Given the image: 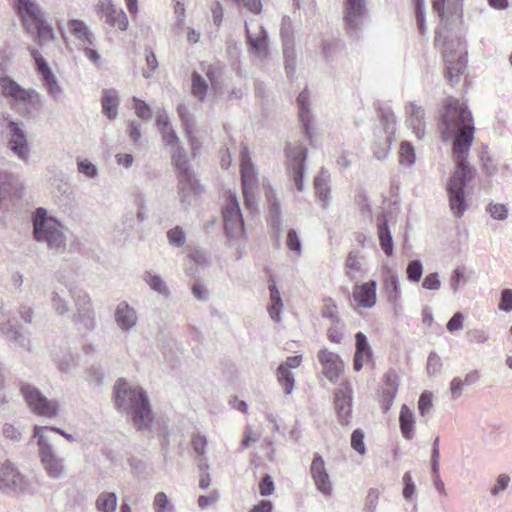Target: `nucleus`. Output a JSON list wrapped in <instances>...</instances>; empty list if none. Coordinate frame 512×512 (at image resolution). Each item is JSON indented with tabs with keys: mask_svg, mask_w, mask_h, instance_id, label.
<instances>
[{
	"mask_svg": "<svg viewBox=\"0 0 512 512\" xmlns=\"http://www.w3.org/2000/svg\"><path fill=\"white\" fill-rule=\"evenodd\" d=\"M432 393L430 392H423L417 403L418 412L421 416H426L430 413L431 409L433 408V400H432Z\"/></svg>",
	"mask_w": 512,
	"mask_h": 512,
	"instance_id": "4c0bfd02",
	"label": "nucleus"
},
{
	"mask_svg": "<svg viewBox=\"0 0 512 512\" xmlns=\"http://www.w3.org/2000/svg\"><path fill=\"white\" fill-rule=\"evenodd\" d=\"M178 114H179V117L181 118V120L183 121L184 132H185L186 137L188 138L189 144L192 149L193 156L195 157L200 148V145H199L198 140L193 135L192 125H191V122L189 120L188 114L186 113V109L184 106L178 107Z\"/></svg>",
	"mask_w": 512,
	"mask_h": 512,
	"instance_id": "c85d7f7f",
	"label": "nucleus"
},
{
	"mask_svg": "<svg viewBox=\"0 0 512 512\" xmlns=\"http://www.w3.org/2000/svg\"><path fill=\"white\" fill-rule=\"evenodd\" d=\"M191 181L194 183V188L191 185H186L184 191L181 188L182 185V177L178 178V193L182 202H190L193 196H197L202 193L203 188L202 185L195 178L193 173L191 172Z\"/></svg>",
	"mask_w": 512,
	"mask_h": 512,
	"instance_id": "7c9ffc66",
	"label": "nucleus"
},
{
	"mask_svg": "<svg viewBox=\"0 0 512 512\" xmlns=\"http://www.w3.org/2000/svg\"><path fill=\"white\" fill-rule=\"evenodd\" d=\"M396 395H397V393L389 392V390H385V388L383 389V391H382V393L380 395L379 402H380V404H381V406L383 408V411L385 413L392 406L393 401H394Z\"/></svg>",
	"mask_w": 512,
	"mask_h": 512,
	"instance_id": "6e6d98bb",
	"label": "nucleus"
},
{
	"mask_svg": "<svg viewBox=\"0 0 512 512\" xmlns=\"http://www.w3.org/2000/svg\"><path fill=\"white\" fill-rule=\"evenodd\" d=\"M161 135H162L166 145L173 146V147L178 145L179 138L177 137L172 126H169L168 128L161 131Z\"/></svg>",
	"mask_w": 512,
	"mask_h": 512,
	"instance_id": "13d9d810",
	"label": "nucleus"
},
{
	"mask_svg": "<svg viewBox=\"0 0 512 512\" xmlns=\"http://www.w3.org/2000/svg\"><path fill=\"white\" fill-rule=\"evenodd\" d=\"M310 473L317 489L325 495H331L332 486L330 476L321 456H314L310 465Z\"/></svg>",
	"mask_w": 512,
	"mask_h": 512,
	"instance_id": "f3484780",
	"label": "nucleus"
},
{
	"mask_svg": "<svg viewBox=\"0 0 512 512\" xmlns=\"http://www.w3.org/2000/svg\"><path fill=\"white\" fill-rule=\"evenodd\" d=\"M488 212L496 219H505L507 216V209L504 204H490L488 206Z\"/></svg>",
	"mask_w": 512,
	"mask_h": 512,
	"instance_id": "052dcab7",
	"label": "nucleus"
},
{
	"mask_svg": "<svg viewBox=\"0 0 512 512\" xmlns=\"http://www.w3.org/2000/svg\"><path fill=\"white\" fill-rule=\"evenodd\" d=\"M172 163L177 172V177H182L181 188L185 191L186 185H191L195 189L194 183L191 181V169L189 160L183 147L175 146L172 154Z\"/></svg>",
	"mask_w": 512,
	"mask_h": 512,
	"instance_id": "a211bd4d",
	"label": "nucleus"
},
{
	"mask_svg": "<svg viewBox=\"0 0 512 512\" xmlns=\"http://www.w3.org/2000/svg\"><path fill=\"white\" fill-rule=\"evenodd\" d=\"M14 7L24 28L36 36L39 44L55 39L54 31L44 19V14L36 1L15 0Z\"/></svg>",
	"mask_w": 512,
	"mask_h": 512,
	"instance_id": "7ed1b4c3",
	"label": "nucleus"
},
{
	"mask_svg": "<svg viewBox=\"0 0 512 512\" xmlns=\"http://www.w3.org/2000/svg\"><path fill=\"white\" fill-rule=\"evenodd\" d=\"M463 314L456 312L451 319L447 322L446 328L449 332H455L463 328Z\"/></svg>",
	"mask_w": 512,
	"mask_h": 512,
	"instance_id": "864d4df0",
	"label": "nucleus"
},
{
	"mask_svg": "<svg viewBox=\"0 0 512 512\" xmlns=\"http://www.w3.org/2000/svg\"><path fill=\"white\" fill-rule=\"evenodd\" d=\"M348 271H359L361 265L359 263V257L355 253H350L346 259L345 263Z\"/></svg>",
	"mask_w": 512,
	"mask_h": 512,
	"instance_id": "338daca9",
	"label": "nucleus"
},
{
	"mask_svg": "<svg viewBox=\"0 0 512 512\" xmlns=\"http://www.w3.org/2000/svg\"><path fill=\"white\" fill-rule=\"evenodd\" d=\"M365 14L364 0H345L344 20L351 29L359 27L360 20Z\"/></svg>",
	"mask_w": 512,
	"mask_h": 512,
	"instance_id": "aec40b11",
	"label": "nucleus"
},
{
	"mask_svg": "<svg viewBox=\"0 0 512 512\" xmlns=\"http://www.w3.org/2000/svg\"><path fill=\"white\" fill-rule=\"evenodd\" d=\"M423 274V267L419 260H412L407 267V276L410 281L417 282Z\"/></svg>",
	"mask_w": 512,
	"mask_h": 512,
	"instance_id": "37998d69",
	"label": "nucleus"
},
{
	"mask_svg": "<svg viewBox=\"0 0 512 512\" xmlns=\"http://www.w3.org/2000/svg\"><path fill=\"white\" fill-rule=\"evenodd\" d=\"M211 11L215 26L220 27L223 22V6L219 1H216L213 3Z\"/></svg>",
	"mask_w": 512,
	"mask_h": 512,
	"instance_id": "680f3d73",
	"label": "nucleus"
},
{
	"mask_svg": "<svg viewBox=\"0 0 512 512\" xmlns=\"http://www.w3.org/2000/svg\"><path fill=\"white\" fill-rule=\"evenodd\" d=\"M274 482L269 474H266L259 483V491L262 496L271 495L274 492Z\"/></svg>",
	"mask_w": 512,
	"mask_h": 512,
	"instance_id": "8fccbe9b",
	"label": "nucleus"
},
{
	"mask_svg": "<svg viewBox=\"0 0 512 512\" xmlns=\"http://www.w3.org/2000/svg\"><path fill=\"white\" fill-rule=\"evenodd\" d=\"M318 359L322 366V373L330 382H336L345 369L341 356L328 349H321Z\"/></svg>",
	"mask_w": 512,
	"mask_h": 512,
	"instance_id": "4468645a",
	"label": "nucleus"
},
{
	"mask_svg": "<svg viewBox=\"0 0 512 512\" xmlns=\"http://www.w3.org/2000/svg\"><path fill=\"white\" fill-rule=\"evenodd\" d=\"M147 282L156 291L162 292V293L166 292V287L163 283V280L159 276L149 275L147 278Z\"/></svg>",
	"mask_w": 512,
	"mask_h": 512,
	"instance_id": "69168bd1",
	"label": "nucleus"
},
{
	"mask_svg": "<svg viewBox=\"0 0 512 512\" xmlns=\"http://www.w3.org/2000/svg\"><path fill=\"white\" fill-rule=\"evenodd\" d=\"M98 12L105 19L106 23L118 30L125 31L128 27L127 14L116 9L111 1H101L98 3Z\"/></svg>",
	"mask_w": 512,
	"mask_h": 512,
	"instance_id": "dca6fc26",
	"label": "nucleus"
},
{
	"mask_svg": "<svg viewBox=\"0 0 512 512\" xmlns=\"http://www.w3.org/2000/svg\"><path fill=\"white\" fill-rule=\"evenodd\" d=\"M219 499V493L213 491L208 495H201L198 497L197 503L201 509H206L207 506L214 504Z\"/></svg>",
	"mask_w": 512,
	"mask_h": 512,
	"instance_id": "4d7b16f0",
	"label": "nucleus"
},
{
	"mask_svg": "<svg viewBox=\"0 0 512 512\" xmlns=\"http://www.w3.org/2000/svg\"><path fill=\"white\" fill-rule=\"evenodd\" d=\"M498 307L503 311L512 310V289L506 288L502 291Z\"/></svg>",
	"mask_w": 512,
	"mask_h": 512,
	"instance_id": "603ef678",
	"label": "nucleus"
},
{
	"mask_svg": "<svg viewBox=\"0 0 512 512\" xmlns=\"http://www.w3.org/2000/svg\"><path fill=\"white\" fill-rule=\"evenodd\" d=\"M441 286V282L437 273H431L425 276L422 287L428 290H437Z\"/></svg>",
	"mask_w": 512,
	"mask_h": 512,
	"instance_id": "5fc2aeb1",
	"label": "nucleus"
},
{
	"mask_svg": "<svg viewBox=\"0 0 512 512\" xmlns=\"http://www.w3.org/2000/svg\"><path fill=\"white\" fill-rule=\"evenodd\" d=\"M168 241L174 246H182L185 243V233L181 227L175 226L167 232Z\"/></svg>",
	"mask_w": 512,
	"mask_h": 512,
	"instance_id": "79ce46f5",
	"label": "nucleus"
},
{
	"mask_svg": "<svg viewBox=\"0 0 512 512\" xmlns=\"http://www.w3.org/2000/svg\"><path fill=\"white\" fill-rule=\"evenodd\" d=\"M327 336L330 342L341 343L343 339V332L340 329V322L333 320L331 326L327 331Z\"/></svg>",
	"mask_w": 512,
	"mask_h": 512,
	"instance_id": "49530a36",
	"label": "nucleus"
},
{
	"mask_svg": "<svg viewBox=\"0 0 512 512\" xmlns=\"http://www.w3.org/2000/svg\"><path fill=\"white\" fill-rule=\"evenodd\" d=\"M68 30L82 45H93V36L84 21L79 19L69 20Z\"/></svg>",
	"mask_w": 512,
	"mask_h": 512,
	"instance_id": "393cba45",
	"label": "nucleus"
},
{
	"mask_svg": "<svg viewBox=\"0 0 512 512\" xmlns=\"http://www.w3.org/2000/svg\"><path fill=\"white\" fill-rule=\"evenodd\" d=\"M208 86L198 72L192 74V87L191 92L194 96L203 100L207 93Z\"/></svg>",
	"mask_w": 512,
	"mask_h": 512,
	"instance_id": "e433bc0d",
	"label": "nucleus"
},
{
	"mask_svg": "<svg viewBox=\"0 0 512 512\" xmlns=\"http://www.w3.org/2000/svg\"><path fill=\"white\" fill-rule=\"evenodd\" d=\"M270 298H271V305L268 308L270 316L274 320L280 319V312L283 308V302L281 299L280 291L277 289L276 286L272 285L270 286Z\"/></svg>",
	"mask_w": 512,
	"mask_h": 512,
	"instance_id": "72a5a7b5",
	"label": "nucleus"
},
{
	"mask_svg": "<svg viewBox=\"0 0 512 512\" xmlns=\"http://www.w3.org/2000/svg\"><path fill=\"white\" fill-rule=\"evenodd\" d=\"M351 447L355 449L360 455H364L366 447L364 444V434L361 430L356 429L351 435Z\"/></svg>",
	"mask_w": 512,
	"mask_h": 512,
	"instance_id": "a19ab883",
	"label": "nucleus"
},
{
	"mask_svg": "<svg viewBox=\"0 0 512 512\" xmlns=\"http://www.w3.org/2000/svg\"><path fill=\"white\" fill-rule=\"evenodd\" d=\"M26 488L24 476L17 470L10 460L0 462V490L4 492H18Z\"/></svg>",
	"mask_w": 512,
	"mask_h": 512,
	"instance_id": "f8f14e48",
	"label": "nucleus"
},
{
	"mask_svg": "<svg viewBox=\"0 0 512 512\" xmlns=\"http://www.w3.org/2000/svg\"><path fill=\"white\" fill-rule=\"evenodd\" d=\"M386 388L389 392L398 393L399 391V376L395 372H388L384 376Z\"/></svg>",
	"mask_w": 512,
	"mask_h": 512,
	"instance_id": "09e8293b",
	"label": "nucleus"
},
{
	"mask_svg": "<svg viewBox=\"0 0 512 512\" xmlns=\"http://www.w3.org/2000/svg\"><path fill=\"white\" fill-rule=\"evenodd\" d=\"M133 102H134L136 116H138L140 118H144V119H147L151 116V109H150L149 105H147V103H145L144 100L134 97Z\"/></svg>",
	"mask_w": 512,
	"mask_h": 512,
	"instance_id": "a18cd8bd",
	"label": "nucleus"
},
{
	"mask_svg": "<svg viewBox=\"0 0 512 512\" xmlns=\"http://www.w3.org/2000/svg\"><path fill=\"white\" fill-rule=\"evenodd\" d=\"M47 429L46 426H35L33 436L38 439L39 456L46 471L51 477L58 478L63 472V466L61 460L54 454L48 439L44 436V431Z\"/></svg>",
	"mask_w": 512,
	"mask_h": 512,
	"instance_id": "6e6552de",
	"label": "nucleus"
},
{
	"mask_svg": "<svg viewBox=\"0 0 512 512\" xmlns=\"http://www.w3.org/2000/svg\"><path fill=\"white\" fill-rule=\"evenodd\" d=\"M382 291L388 302L392 305H397L400 298L398 277L391 273L386 274L382 282Z\"/></svg>",
	"mask_w": 512,
	"mask_h": 512,
	"instance_id": "b1692460",
	"label": "nucleus"
},
{
	"mask_svg": "<svg viewBox=\"0 0 512 512\" xmlns=\"http://www.w3.org/2000/svg\"><path fill=\"white\" fill-rule=\"evenodd\" d=\"M34 236L39 242H46L49 248L64 249L65 236L60 231V224L50 217L45 209L39 208L33 218Z\"/></svg>",
	"mask_w": 512,
	"mask_h": 512,
	"instance_id": "20e7f679",
	"label": "nucleus"
},
{
	"mask_svg": "<svg viewBox=\"0 0 512 512\" xmlns=\"http://www.w3.org/2000/svg\"><path fill=\"white\" fill-rule=\"evenodd\" d=\"M444 59L446 64L445 77L450 85H457L467 69L466 53L452 50L448 46L444 52Z\"/></svg>",
	"mask_w": 512,
	"mask_h": 512,
	"instance_id": "9d476101",
	"label": "nucleus"
},
{
	"mask_svg": "<svg viewBox=\"0 0 512 512\" xmlns=\"http://www.w3.org/2000/svg\"><path fill=\"white\" fill-rule=\"evenodd\" d=\"M352 297L358 308L370 309L377 303V282L369 280L360 285H355Z\"/></svg>",
	"mask_w": 512,
	"mask_h": 512,
	"instance_id": "2eb2a0df",
	"label": "nucleus"
},
{
	"mask_svg": "<svg viewBox=\"0 0 512 512\" xmlns=\"http://www.w3.org/2000/svg\"><path fill=\"white\" fill-rule=\"evenodd\" d=\"M20 392L34 414L46 418L58 417L59 403L57 400L49 399L39 392L38 388L29 384L22 385Z\"/></svg>",
	"mask_w": 512,
	"mask_h": 512,
	"instance_id": "423d86ee",
	"label": "nucleus"
},
{
	"mask_svg": "<svg viewBox=\"0 0 512 512\" xmlns=\"http://www.w3.org/2000/svg\"><path fill=\"white\" fill-rule=\"evenodd\" d=\"M356 339V352L355 354H365L367 359H370L372 356V352L369 348L366 335L362 332H358L355 335Z\"/></svg>",
	"mask_w": 512,
	"mask_h": 512,
	"instance_id": "58836bf2",
	"label": "nucleus"
},
{
	"mask_svg": "<svg viewBox=\"0 0 512 512\" xmlns=\"http://www.w3.org/2000/svg\"><path fill=\"white\" fill-rule=\"evenodd\" d=\"M334 406L343 426L351 423L352 415V386L349 381H343L334 392Z\"/></svg>",
	"mask_w": 512,
	"mask_h": 512,
	"instance_id": "9b49d317",
	"label": "nucleus"
},
{
	"mask_svg": "<svg viewBox=\"0 0 512 512\" xmlns=\"http://www.w3.org/2000/svg\"><path fill=\"white\" fill-rule=\"evenodd\" d=\"M441 126L444 136L454 137L452 153L456 169L447 183V193L450 209L459 218L467 210L464 187L475 175V171L467 163V154L474 141L476 129L467 105L452 97L446 99Z\"/></svg>",
	"mask_w": 512,
	"mask_h": 512,
	"instance_id": "f257e3e1",
	"label": "nucleus"
},
{
	"mask_svg": "<svg viewBox=\"0 0 512 512\" xmlns=\"http://www.w3.org/2000/svg\"><path fill=\"white\" fill-rule=\"evenodd\" d=\"M206 445H207V440H206L205 436L195 435L192 438V446L198 455H204Z\"/></svg>",
	"mask_w": 512,
	"mask_h": 512,
	"instance_id": "e2e57ef3",
	"label": "nucleus"
},
{
	"mask_svg": "<svg viewBox=\"0 0 512 512\" xmlns=\"http://www.w3.org/2000/svg\"><path fill=\"white\" fill-rule=\"evenodd\" d=\"M9 127L11 131V137L9 142L10 149L14 151L20 159H27L29 149L23 131L14 121H10Z\"/></svg>",
	"mask_w": 512,
	"mask_h": 512,
	"instance_id": "412c9836",
	"label": "nucleus"
},
{
	"mask_svg": "<svg viewBox=\"0 0 512 512\" xmlns=\"http://www.w3.org/2000/svg\"><path fill=\"white\" fill-rule=\"evenodd\" d=\"M103 114L109 119L117 117L118 96L115 90L105 89L102 95Z\"/></svg>",
	"mask_w": 512,
	"mask_h": 512,
	"instance_id": "bb28decb",
	"label": "nucleus"
},
{
	"mask_svg": "<svg viewBox=\"0 0 512 512\" xmlns=\"http://www.w3.org/2000/svg\"><path fill=\"white\" fill-rule=\"evenodd\" d=\"M509 482H510V478L508 476H506V474H501L498 477V479L492 489V494L496 495L502 491H505L506 488L508 487Z\"/></svg>",
	"mask_w": 512,
	"mask_h": 512,
	"instance_id": "0e129e2a",
	"label": "nucleus"
},
{
	"mask_svg": "<svg viewBox=\"0 0 512 512\" xmlns=\"http://www.w3.org/2000/svg\"><path fill=\"white\" fill-rule=\"evenodd\" d=\"M146 64L147 69L143 72V74L145 77H149L152 73L155 72L158 65L157 56L151 50L146 51Z\"/></svg>",
	"mask_w": 512,
	"mask_h": 512,
	"instance_id": "3c124183",
	"label": "nucleus"
},
{
	"mask_svg": "<svg viewBox=\"0 0 512 512\" xmlns=\"http://www.w3.org/2000/svg\"><path fill=\"white\" fill-rule=\"evenodd\" d=\"M30 54L35 61L36 70L42 78L44 85L48 88L49 93H57V91H59V86L47 62L44 60L40 52L36 49H30Z\"/></svg>",
	"mask_w": 512,
	"mask_h": 512,
	"instance_id": "6ab92c4d",
	"label": "nucleus"
},
{
	"mask_svg": "<svg viewBox=\"0 0 512 512\" xmlns=\"http://www.w3.org/2000/svg\"><path fill=\"white\" fill-rule=\"evenodd\" d=\"M249 512H273V503L262 500L258 504L253 505Z\"/></svg>",
	"mask_w": 512,
	"mask_h": 512,
	"instance_id": "774afa93",
	"label": "nucleus"
},
{
	"mask_svg": "<svg viewBox=\"0 0 512 512\" xmlns=\"http://www.w3.org/2000/svg\"><path fill=\"white\" fill-rule=\"evenodd\" d=\"M241 179L244 203L247 209L252 210L255 203L253 191L258 180L247 147L241 149Z\"/></svg>",
	"mask_w": 512,
	"mask_h": 512,
	"instance_id": "1a4fd4ad",
	"label": "nucleus"
},
{
	"mask_svg": "<svg viewBox=\"0 0 512 512\" xmlns=\"http://www.w3.org/2000/svg\"><path fill=\"white\" fill-rule=\"evenodd\" d=\"M222 221L224 231L231 238H241L245 235L243 215L235 193L226 191L222 194Z\"/></svg>",
	"mask_w": 512,
	"mask_h": 512,
	"instance_id": "39448f33",
	"label": "nucleus"
},
{
	"mask_svg": "<svg viewBox=\"0 0 512 512\" xmlns=\"http://www.w3.org/2000/svg\"><path fill=\"white\" fill-rule=\"evenodd\" d=\"M322 302L323 305L321 308V316L324 318H329L332 321L336 320L337 322H340L337 302L331 297L324 298Z\"/></svg>",
	"mask_w": 512,
	"mask_h": 512,
	"instance_id": "f704fd0d",
	"label": "nucleus"
},
{
	"mask_svg": "<svg viewBox=\"0 0 512 512\" xmlns=\"http://www.w3.org/2000/svg\"><path fill=\"white\" fill-rule=\"evenodd\" d=\"M277 380L280 386L283 388L286 394H291L294 388V377L290 371H288L287 366L280 365L277 368L276 372Z\"/></svg>",
	"mask_w": 512,
	"mask_h": 512,
	"instance_id": "473e14b6",
	"label": "nucleus"
},
{
	"mask_svg": "<svg viewBox=\"0 0 512 512\" xmlns=\"http://www.w3.org/2000/svg\"><path fill=\"white\" fill-rule=\"evenodd\" d=\"M201 70L205 72L206 76L209 78V81L214 85L216 83L218 77L221 75V70L218 66L213 64H206L205 62L201 63Z\"/></svg>",
	"mask_w": 512,
	"mask_h": 512,
	"instance_id": "de8ad7c7",
	"label": "nucleus"
},
{
	"mask_svg": "<svg viewBox=\"0 0 512 512\" xmlns=\"http://www.w3.org/2000/svg\"><path fill=\"white\" fill-rule=\"evenodd\" d=\"M116 322L121 328L130 329L137 322L136 312L127 304H120L116 308Z\"/></svg>",
	"mask_w": 512,
	"mask_h": 512,
	"instance_id": "a878e982",
	"label": "nucleus"
},
{
	"mask_svg": "<svg viewBox=\"0 0 512 512\" xmlns=\"http://www.w3.org/2000/svg\"><path fill=\"white\" fill-rule=\"evenodd\" d=\"M298 104L300 106V120L305 128V134L308 138L311 139V127L310 121L311 116L307 106L308 103V94L305 92H301L297 98Z\"/></svg>",
	"mask_w": 512,
	"mask_h": 512,
	"instance_id": "2f4dec72",
	"label": "nucleus"
},
{
	"mask_svg": "<svg viewBox=\"0 0 512 512\" xmlns=\"http://www.w3.org/2000/svg\"><path fill=\"white\" fill-rule=\"evenodd\" d=\"M399 427L405 439L411 440L415 436L416 416L408 405L403 404L399 413Z\"/></svg>",
	"mask_w": 512,
	"mask_h": 512,
	"instance_id": "5701e85b",
	"label": "nucleus"
},
{
	"mask_svg": "<svg viewBox=\"0 0 512 512\" xmlns=\"http://www.w3.org/2000/svg\"><path fill=\"white\" fill-rule=\"evenodd\" d=\"M0 88L2 95L8 98L12 105L27 107L39 103V94L36 90L20 86L10 76L0 77Z\"/></svg>",
	"mask_w": 512,
	"mask_h": 512,
	"instance_id": "0eeeda50",
	"label": "nucleus"
},
{
	"mask_svg": "<svg viewBox=\"0 0 512 512\" xmlns=\"http://www.w3.org/2000/svg\"><path fill=\"white\" fill-rule=\"evenodd\" d=\"M115 403L118 408L129 409L136 429H147L153 421L152 407L141 387H127L123 380H118L115 388Z\"/></svg>",
	"mask_w": 512,
	"mask_h": 512,
	"instance_id": "f03ea898",
	"label": "nucleus"
},
{
	"mask_svg": "<svg viewBox=\"0 0 512 512\" xmlns=\"http://www.w3.org/2000/svg\"><path fill=\"white\" fill-rule=\"evenodd\" d=\"M378 238L380 246L387 256L393 255L392 236L389 231L388 222L385 217L382 220L378 218Z\"/></svg>",
	"mask_w": 512,
	"mask_h": 512,
	"instance_id": "cd10ccee",
	"label": "nucleus"
},
{
	"mask_svg": "<svg viewBox=\"0 0 512 512\" xmlns=\"http://www.w3.org/2000/svg\"><path fill=\"white\" fill-rule=\"evenodd\" d=\"M416 160V154L413 146L408 141H402L399 148V162L411 165Z\"/></svg>",
	"mask_w": 512,
	"mask_h": 512,
	"instance_id": "c9c22d12",
	"label": "nucleus"
},
{
	"mask_svg": "<svg viewBox=\"0 0 512 512\" xmlns=\"http://www.w3.org/2000/svg\"><path fill=\"white\" fill-rule=\"evenodd\" d=\"M78 170L79 172L85 174L89 178H93L97 174V169L93 163L88 160H82L78 162Z\"/></svg>",
	"mask_w": 512,
	"mask_h": 512,
	"instance_id": "bf43d9fd",
	"label": "nucleus"
},
{
	"mask_svg": "<svg viewBox=\"0 0 512 512\" xmlns=\"http://www.w3.org/2000/svg\"><path fill=\"white\" fill-rule=\"evenodd\" d=\"M286 245L295 255H301V240L295 230H290L287 233Z\"/></svg>",
	"mask_w": 512,
	"mask_h": 512,
	"instance_id": "ea45409f",
	"label": "nucleus"
},
{
	"mask_svg": "<svg viewBox=\"0 0 512 512\" xmlns=\"http://www.w3.org/2000/svg\"><path fill=\"white\" fill-rule=\"evenodd\" d=\"M96 509L100 512H115L117 495L113 492H102L96 499Z\"/></svg>",
	"mask_w": 512,
	"mask_h": 512,
	"instance_id": "c756f323",
	"label": "nucleus"
},
{
	"mask_svg": "<svg viewBox=\"0 0 512 512\" xmlns=\"http://www.w3.org/2000/svg\"><path fill=\"white\" fill-rule=\"evenodd\" d=\"M153 505L156 512H169L171 509L167 495L164 492L156 493Z\"/></svg>",
	"mask_w": 512,
	"mask_h": 512,
	"instance_id": "c03bdc74",
	"label": "nucleus"
},
{
	"mask_svg": "<svg viewBox=\"0 0 512 512\" xmlns=\"http://www.w3.org/2000/svg\"><path fill=\"white\" fill-rule=\"evenodd\" d=\"M407 121L417 138H422L425 133L424 109L416 104L410 103L406 107Z\"/></svg>",
	"mask_w": 512,
	"mask_h": 512,
	"instance_id": "4be33fe9",
	"label": "nucleus"
},
{
	"mask_svg": "<svg viewBox=\"0 0 512 512\" xmlns=\"http://www.w3.org/2000/svg\"><path fill=\"white\" fill-rule=\"evenodd\" d=\"M287 166L292 174L297 190L303 189L304 162L307 157V149L302 146L289 147L286 150Z\"/></svg>",
	"mask_w": 512,
	"mask_h": 512,
	"instance_id": "ddd939ff",
	"label": "nucleus"
}]
</instances>
